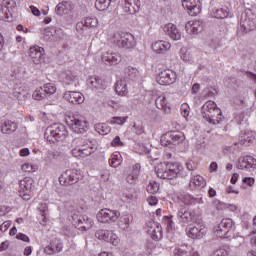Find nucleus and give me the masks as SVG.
<instances>
[{"instance_id":"nucleus-31","label":"nucleus","mask_w":256,"mask_h":256,"mask_svg":"<svg viewBox=\"0 0 256 256\" xmlns=\"http://www.w3.org/2000/svg\"><path fill=\"white\" fill-rule=\"evenodd\" d=\"M157 109L164 111L165 113H169L171 108L169 107V103L167 102V98L163 95L158 96L155 100Z\"/></svg>"},{"instance_id":"nucleus-45","label":"nucleus","mask_w":256,"mask_h":256,"mask_svg":"<svg viewBox=\"0 0 256 256\" xmlns=\"http://www.w3.org/2000/svg\"><path fill=\"white\" fill-rule=\"evenodd\" d=\"M32 97L35 101H43L47 97V94H45L43 87H40L33 92Z\"/></svg>"},{"instance_id":"nucleus-17","label":"nucleus","mask_w":256,"mask_h":256,"mask_svg":"<svg viewBox=\"0 0 256 256\" xmlns=\"http://www.w3.org/2000/svg\"><path fill=\"white\" fill-rule=\"evenodd\" d=\"M146 233L154 241H159V239L163 238V228H161V225L157 222L148 223Z\"/></svg>"},{"instance_id":"nucleus-15","label":"nucleus","mask_w":256,"mask_h":256,"mask_svg":"<svg viewBox=\"0 0 256 256\" xmlns=\"http://www.w3.org/2000/svg\"><path fill=\"white\" fill-rule=\"evenodd\" d=\"M214 113H221V108L217 107V103L215 101H207L201 108V115L203 119L208 120Z\"/></svg>"},{"instance_id":"nucleus-49","label":"nucleus","mask_w":256,"mask_h":256,"mask_svg":"<svg viewBox=\"0 0 256 256\" xmlns=\"http://www.w3.org/2000/svg\"><path fill=\"white\" fill-rule=\"evenodd\" d=\"M97 23H99V20H97L96 17H86L84 19V25L85 27H97Z\"/></svg>"},{"instance_id":"nucleus-28","label":"nucleus","mask_w":256,"mask_h":256,"mask_svg":"<svg viewBox=\"0 0 256 256\" xmlns=\"http://www.w3.org/2000/svg\"><path fill=\"white\" fill-rule=\"evenodd\" d=\"M0 131L5 135H11V133L17 131V124L9 120L4 121L0 125Z\"/></svg>"},{"instance_id":"nucleus-51","label":"nucleus","mask_w":256,"mask_h":256,"mask_svg":"<svg viewBox=\"0 0 256 256\" xmlns=\"http://www.w3.org/2000/svg\"><path fill=\"white\" fill-rule=\"evenodd\" d=\"M147 191L148 193H159V183H157L156 181H152L149 183L148 187H147Z\"/></svg>"},{"instance_id":"nucleus-63","label":"nucleus","mask_w":256,"mask_h":256,"mask_svg":"<svg viewBox=\"0 0 256 256\" xmlns=\"http://www.w3.org/2000/svg\"><path fill=\"white\" fill-rule=\"evenodd\" d=\"M121 223H124V225H126V228L129 227V225H131V216H122L121 217Z\"/></svg>"},{"instance_id":"nucleus-60","label":"nucleus","mask_w":256,"mask_h":256,"mask_svg":"<svg viewBox=\"0 0 256 256\" xmlns=\"http://www.w3.org/2000/svg\"><path fill=\"white\" fill-rule=\"evenodd\" d=\"M186 167H187L188 171H195V169H197V162L190 159L187 161Z\"/></svg>"},{"instance_id":"nucleus-27","label":"nucleus","mask_w":256,"mask_h":256,"mask_svg":"<svg viewBox=\"0 0 256 256\" xmlns=\"http://www.w3.org/2000/svg\"><path fill=\"white\" fill-rule=\"evenodd\" d=\"M151 47L154 53H166V51H169V49H171V44L169 42L159 40L152 43Z\"/></svg>"},{"instance_id":"nucleus-26","label":"nucleus","mask_w":256,"mask_h":256,"mask_svg":"<svg viewBox=\"0 0 256 256\" xmlns=\"http://www.w3.org/2000/svg\"><path fill=\"white\" fill-rule=\"evenodd\" d=\"M140 171H141V164L137 163L133 165L130 172L126 176L127 183H130V185H134V183H137V179H139Z\"/></svg>"},{"instance_id":"nucleus-14","label":"nucleus","mask_w":256,"mask_h":256,"mask_svg":"<svg viewBox=\"0 0 256 256\" xmlns=\"http://www.w3.org/2000/svg\"><path fill=\"white\" fill-rule=\"evenodd\" d=\"M74 225H77L80 231H89V229L93 228L94 222L88 216H72Z\"/></svg>"},{"instance_id":"nucleus-59","label":"nucleus","mask_w":256,"mask_h":256,"mask_svg":"<svg viewBox=\"0 0 256 256\" xmlns=\"http://www.w3.org/2000/svg\"><path fill=\"white\" fill-rule=\"evenodd\" d=\"M47 209H48V206H47L46 203H41L40 204L39 211H40V213H42L41 216L43 218L44 223L47 221V218L45 217V215L47 213Z\"/></svg>"},{"instance_id":"nucleus-2","label":"nucleus","mask_w":256,"mask_h":256,"mask_svg":"<svg viewBox=\"0 0 256 256\" xmlns=\"http://www.w3.org/2000/svg\"><path fill=\"white\" fill-rule=\"evenodd\" d=\"M154 170L159 179H175L183 171V166L179 162H162Z\"/></svg>"},{"instance_id":"nucleus-50","label":"nucleus","mask_w":256,"mask_h":256,"mask_svg":"<svg viewBox=\"0 0 256 256\" xmlns=\"http://www.w3.org/2000/svg\"><path fill=\"white\" fill-rule=\"evenodd\" d=\"M74 141L76 143H80V145L72 150V155H73V157H76L77 159H79V158L82 157V148H81L82 140L81 139H75Z\"/></svg>"},{"instance_id":"nucleus-11","label":"nucleus","mask_w":256,"mask_h":256,"mask_svg":"<svg viewBox=\"0 0 256 256\" xmlns=\"http://www.w3.org/2000/svg\"><path fill=\"white\" fill-rule=\"evenodd\" d=\"M177 80V74L173 70H163L156 77V81L159 85H173Z\"/></svg>"},{"instance_id":"nucleus-35","label":"nucleus","mask_w":256,"mask_h":256,"mask_svg":"<svg viewBox=\"0 0 256 256\" xmlns=\"http://www.w3.org/2000/svg\"><path fill=\"white\" fill-rule=\"evenodd\" d=\"M63 251V243L57 242L55 244H50L45 247L44 253L47 255H53L54 253H61Z\"/></svg>"},{"instance_id":"nucleus-20","label":"nucleus","mask_w":256,"mask_h":256,"mask_svg":"<svg viewBox=\"0 0 256 256\" xmlns=\"http://www.w3.org/2000/svg\"><path fill=\"white\" fill-rule=\"evenodd\" d=\"M206 233L207 227H205V225L196 224L189 229L188 237H190V239H203Z\"/></svg>"},{"instance_id":"nucleus-54","label":"nucleus","mask_w":256,"mask_h":256,"mask_svg":"<svg viewBox=\"0 0 256 256\" xmlns=\"http://www.w3.org/2000/svg\"><path fill=\"white\" fill-rule=\"evenodd\" d=\"M227 255H229V251L225 246L220 247L213 252V256H227Z\"/></svg>"},{"instance_id":"nucleus-10","label":"nucleus","mask_w":256,"mask_h":256,"mask_svg":"<svg viewBox=\"0 0 256 256\" xmlns=\"http://www.w3.org/2000/svg\"><path fill=\"white\" fill-rule=\"evenodd\" d=\"M95 238L100 241H106V243H111V245H119V237L117 234L113 233V230H97L95 233Z\"/></svg>"},{"instance_id":"nucleus-19","label":"nucleus","mask_w":256,"mask_h":256,"mask_svg":"<svg viewBox=\"0 0 256 256\" xmlns=\"http://www.w3.org/2000/svg\"><path fill=\"white\" fill-rule=\"evenodd\" d=\"M102 62L105 65H119L121 61V54L113 51H106L101 56Z\"/></svg>"},{"instance_id":"nucleus-47","label":"nucleus","mask_w":256,"mask_h":256,"mask_svg":"<svg viewBox=\"0 0 256 256\" xmlns=\"http://www.w3.org/2000/svg\"><path fill=\"white\" fill-rule=\"evenodd\" d=\"M95 7L98 11H105V9H109V0H96Z\"/></svg>"},{"instance_id":"nucleus-36","label":"nucleus","mask_w":256,"mask_h":256,"mask_svg":"<svg viewBox=\"0 0 256 256\" xmlns=\"http://www.w3.org/2000/svg\"><path fill=\"white\" fill-rule=\"evenodd\" d=\"M207 185V182L205 181V178H203V176L201 175H196L193 178H191L190 180V184L189 186L192 189H195V187H205Z\"/></svg>"},{"instance_id":"nucleus-23","label":"nucleus","mask_w":256,"mask_h":256,"mask_svg":"<svg viewBox=\"0 0 256 256\" xmlns=\"http://www.w3.org/2000/svg\"><path fill=\"white\" fill-rule=\"evenodd\" d=\"M164 32L168 35L169 38L173 41H179L181 39V30L177 28V25L173 23H168L164 26Z\"/></svg>"},{"instance_id":"nucleus-7","label":"nucleus","mask_w":256,"mask_h":256,"mask_svg":"<svg viewBox=\"0 0 256 256\" xmlns=\"http://www.w3.org/2000/svg\"><path fill=\"white\" fill-rule=\"evenodd\" d=\"M161 144L164 147L168 145H179L182 141H185V136L181 132L170 131L166 132L160 139Z\"/></svg>"},{"instance_id":"nucleus-8","label":"nucleus","mask_w":256,"mask_h":256,"mask_svg":"<svg viewBox=\"0 0 256 256\" xmlns=\"http://www.w3.org/2000/svg\"><path fill=\"white\" fill-rule=\"evenodd\" d=\"M231 229H233V220L226 218L222 219V221L215 226L214 233L216 237H220V239H227Z\"/></svg>"},{"instance_id":"nucleus-5","label":"nucleus","mask_w":256,"mask_h":256,"mask_svg":"<svg viewBox=\"0 0 256 256\" xmlns=\"http://www.w3.org/2000/svg\"><path fill=\"white\" fill-rule=\"evenodd\" d=\"M81 175L75 169H69L61 173L59 176V183L63 187H69L71 185H75V183H79Z\"/></svg>"},{"instance_id":"nucleus-30","label":"nucleus","mask_w":256,"mask_h":256,"mask_svg":"<svg viewBox=\"0 0 256 256\" xmlns=\"http://www.w3.org/2000/svg\"><path fill=\"white\" fill-rule=\"evenodd\" d=\"M186 10L191 17H197V15L201 13V1L192 0L191 4H189V7H187Z\"/></svg>"},{"instance_id":"nucleus-24","label":"nucleus","mask_w":256,"mask_h":256,"mask_svg":"<svg viewBox=\"0 0 256 256\" xmlns=\"http://www.w3.org/2000/svg\"><path fill=\"white\" fill-rule=\"evenodd\" d=\"M185 30L188 35H197L203 31V22L200 20L189 21L185 25Z\"/></svg>"},{"instance_id":"nucleus-22","label":"nucleus","mask_w":256,"mask_h":256,"mask_svg":"<svg viewBox=\"0 0 256 256\" xmlns=\"http://www.w3.org/2000/svg\"><path fill=\"white\" fill-rule=\"evenodd\" d=\"M43 55H45V49H43V47L37 45L30 47L29 56L35 65H39V63H41Z\"/></svg>"},{"instance_id":"nucleus-52","label":"nucleus","mask_w":256,"mask_h":256,"mask_svg":"<svg viewBox=\"0 0 256 256\" xmlns=\"http://www.w3.org/2000/svg\"><path fill=\"white\" fill-rule=\"evenodd\" d=\"M22 171H24V173H34V171H37V166L25 163L22 165Z\"/></svg>"},{"instance_id":"nucleus-6","label":"nucleus","mask_w":256,"mask_h":256,"mask_svg":"<svg viewBox=\"0 0 256 256\" xmlns=\"http://www.w3.org/2000/svg\"><path fill=\"white\" fill-rule=\"evenodd\" d=\"M121 217V213L117 210H111L108 208L101 209L96 214V219L99 223H115Z\"/></svg>"},{"instance_id":"nucleus-4","label":"nucleus","mask_w":256,"mask_h":256,"mask_svg":"<svg viewBox=\"0 0 256 256\" xmlns=\"http://www.w3.org/2000/svg\"><path fill=\"white\" fill-rule=\"evenodd\" d=\"M67 123L74 133H87L89 129V122L79 115L70 116Z\"/></svg>"},{"instance_id":"nucleus-58","label":"nucleus","mask_w":256,"mask_h":256,"mask_svg":"<svg viewBox=\"0 0 256 256\" xmlns=\"http://www.w3.org/2000/svg\"><path fill=\"white\" fill-rule=\"evenodd\" d=\"M180 57L183 61H191V53L188 52L185 48L180 50Z\"/></svg>"},{"instance_id":"nucleus-46","label":"nucleus","mask_w":256,"mask_h":256,"mask_svg":"<svg viewBox=\"0 0 256 256\" xmlns=\"http://www.w3.org/2000/svg\"><path fill=\"white\" fill-rule=\"evenodd\" d=\"M120 157H121V154L117 152L115 154H112L111 159L109 160L110 167H114V169L119 167L121 165Z\"/></svg>"},{"instance_id":"nucleus-13","label":"nucleus","mask_w":256,"mask_h":256,"mask_svg":"<svg viewBox=\"0 0 256 256\" xmlns=\"http://www.w3.org/2000/svg\"><path fill=\"white\" fill-rule=\"evenodd\" d=\"M64 35L63 29L57 27H48L43 31V39L47 42L63 39Z\"/></svg>"},{"instance_id":"nucleus-43","label":"nucleus","mask_w":256,"mask_h":256,"mask_svg":"<svg viewBox=\"0 0 256 256\" xmlns=\"http://www.w3.org/2000/svg\"><path fill=\"white\" fill-rule=\"evenodd\" d=\"M206 121L210 125H219V123H221V121H223V112L218 113V114H216V113L212 114V116L209 117Z\"/></svg>"},{"instance_id":"nucleus-40","label":"nucleus","mask_w":256,"mask_h":256,"mask_svg":"<svg viewBox=\"0 0 256 256\" xmlns=\"http://www.w3.org/2000/svg\"><path fill=\"white\" fill-rule=\"evenodd\" d=\"M81 148L82 158L89 157V155H93V153H95V148L91 142H87L86 144H82L81 142Z\"/></svg>"},{"instance_id":"nucleus-41","label":"nucleus","mask_w":256,"mask_h":256,"mask_svg":"<svg viewBox=\"0 0 256 256\" xmlns=\"http://www.w3.org/2000/svg\"><path fill=\"white\" fill-rule=\"evenodd\" d=\"M182 201L184 205H197L199 203H202V198H195L189 194H185L182 196Z\"/></svg>"},{"instance_id":"nucleus-29","label":"nucleus","mask_w":256,"mask_h":256,"mask_svg":"<svg viewBox=\"0 0 256 256\" xmlns=\"http://www.w3.org/2000/svg\"><path fill=\"white\" fill-rule=\"evenodd\" d=\"M240 145H244L245 147L249 146L250 143L255 141V135L251 131L241 132L239 136Z\"/></svg>"},{"instance_id":"nucleus-38","label":"nucleus","mask_w":256,"mask_h":256,"mask_svg":"<svg viewBox=\"0 0 256 256\" xmlns=\"http://www.w3.org/2000/svg\"><path fill=\"white\" fill-rule=\"evenodd\" d=\"M211 14L215 19H225L229 16V11L225 8H212Z\"/></svg>"},{"instance_id":"nucleus-3","label":"nucleus","mask_w":256,"mask_h":256,"mask_svg":"<svg viewBox=\"0 0 256 256\" xmlns=\"http://www.w3.org/2000/svg\"><path fill=\"white\" fill-rule=\"evenodd\" d=\"M44 137L49 143L65 141V138L67 137V129H65L63 124H52L46 128Z\"/></svg>"},{"instance_id":"nucleus-33","label":"nucleus","mask_w":256,"mask_h":256,"mask_svg":"<svg viewBox=\"0 0 256 256\" xmlns=\"http://www.w3.org/2000/svg\"><path fill=\"white\" fill-rule=\"evenodd\" d=\"M115 91L120 97H125L129 93L127 90V81L125 79L118 80L115 84Z\"/></svg>"},{"instance_id":"nucleus-25","label":"nucleus","mask_w":256,"mask_h":256,"mask_svg":"<svg viewBox=\"0 0 256 256\" xmlns=\"http://www.w3.org/2000/svg\"><path fill=\"white\" fill-rule=\"evenodd\" d=\"M238 169L247 170L252 169L255 171L256 169V159L253 156L242 157L238 161Z\"/></svg>"},{"instance_id":"nucleus-55","label":"nucleus","mask_w":256,"mask_h":256,"mask_svg":"<svg viewBox=\"0 0 256 256\" xmlns=\"http://www.w3.org/2000/svg\"><path fill=\"white\" fill-rule=\"evenodd\" d=\"M137 73H139V71H137L136 68H133L131 66H128L126 68V75L130 78V79H135V77H137Z\"/></svg>"},{"instance_id":"nucleus-53","label":"nucleus","mask_w":256,"mask_h":256,"mask_svg":"<svg viewBox=\"0 0 256 256\" xmlns=\"http://www.w3.org/2000/svg\"><path fill=\"white\" fill-rule=\"evenodd\" d=\"M9 8L7 6H0V19L5 21V19H9Z\"/></svg>"},{"instance_id":"nucleus-1","label":"nucleus","mask_w":256,"mask_h":256,"mask_svg":"<svg viewBox=\"0 0 256 256\" xmlns=\"http://www.w3.org/2000/svg\"><path fill=\"white\" fill-rule=\"evenodd\" d=\"M107 35L108 41L119 49L131 51V49H135V47H137L135 36H133L131 33L108 31Z\"/></svg>"},{"instance_id":"nucleus-64","label":"nucleus","mask_w":256,"mask_h":256,"mask_svg":"<svg viewBox=\"0 0 256 256\" xmlns=\"http://www.w3.org/2000/svg\"><path fill=\"white\" fill-rule=\"evenodd\" d=\"M11 227V221H5L2 225H0V231L5 232Z\"/></svg>"},{"instance_id":"nucleus-9","label":"nucleus","mask_w":256,"mask_h":256,"mask_svg":"<svg viewBox=\"0 0 256 256\" xmlns=\"http://www.w3.org/2000/svg\"><path fill=\"white\" fill-rule=\"evenodd\" d=\"M20 197L24 201H29L33 197V179L31 177H25L20 180Z\"/></svg>"},{"instance_id":"nucleus-48","label":"nucleus","mask_w":256,"mask_h":256,"mask_svg":"<svg viewBox=\"0 0 256 256\" xmlns=\"http://www.w3.org/2000/svg\"><path fill=\"white\" fill-rule=\"evenodd\" d=\"M128 119H129L128 116H125V117H113L112 120H110V125H125V123H127Z\"/></svg>"},{"instance_id":"nucleus-39","label":"nucleus","mask_w":256,"mask_h":256,"mask_svg":"<svg viewBox=\"0 0 256 256\" xmlns=\"http://www.w3.org/2000/svg\"><path fill=\"white\" fill-rule=\"evenodd\" d=\"M193 251V246L182 245L174 250L175 256H188Z\"/></svg>"},{"instance_id":"nucleus-16","label":"nucleus","mask_w":256,"mask_h":256,"mask_svg":"<svg viewBox=\"0 0 256 256\" xmlns=\"http://www.w3.org/2000/svg\"><path fill=\"white\" fill-rule=\"evenodd\" d=\"M177 219L181 225H189L195 220V212L185 207L180 208L177 212Z\"/></svg>"},{"instance_id":"nucleus-32","label":"nucleus","mask_w":256,"mask_h":256,"mask_svg":"<svg viewBox=\"0 0 256 256\" xmlns=\"http://www.w3.org/2000/svg\"><path fill=\"white\" fill-rule=\"evenodd\" d=\"M87 83L92 89H105V84L99 76H90Z\"/></svg>"},{"instance_id":"nucleus-44","label":"nucleus","mask_w":256,"mask_h":256,"mask_svg":"<svg viewBox=\"0 0 256 256\" xmlns=\"http://www.w3.org/2000/svg\"><path fill=\"white\" fill-rule=\"evenodd\" d=\"M42 89L46 95H55L57 93V86L53 83L44 84Z\"/></svg>"},{"instance_id":"nucleus-42","label":"nucleus","mask_w":256,"mask_h":256,"mask_svg":"<svg viewBox=\"0 0 256 256\" xmlns=\"http://www.w3.org/2000/svg\"><path fill=\"white\" fill-rule=\"evenodd\" d=\"M94 129L99 135H108V133H111V127L105 123L95 124Z\"/></svg>"},{"instance_id":"nucleus-57","label":"nucleus","mask_w":256,"mask_h":256,"mask_svg":"<svg viewBox=\"0 0 256 256\" xmlns=\"http://www.w3.org/2000/svg\"><path fill=\"white\" fill-rule=\"evenodd\" d=\"M189 113H191V108L189 104H182L181 105V114L182 116L187 119L189 117Z\"/></svg>"},{"instance_id":"nucleus-56","label":"nucleus","mask_w":256,"mask_h":256,"mask_svg":"<svg viewBox=\"0 0 256 256\" xmlns=\"http://www.w3.org/2000/svg\"><path fill=\"white\" fill-rule=\"evenodd\" d=\"M133 129L136 135H143V133H145V127L143 126V123L134 124Z\"/></svg>"},{"instance_id":"nucleus-37","label":"nucleus","mask_w":256,"mask_h":256,"mask_svg":"<svg viewBox=\"0 0 256 256\" xmlns=\"http://www.w3.org/2000/svg\"><path fill=\"white\" fill-rule=\"evenodd\" d=\"M71 10V3L69 2H61L56 6V13L57 15H67Z\"/></svg>"},{"instance_id":"nucleus-61","label":"nucleus","mask_w":256,"mask_h":256,"mask_svg":"<svg viewBox=\"0 0 256 256\" xmlns=\"http://www.w3.org/2000/svg\"><path fill=\"white\" fill-rule=\"evenodd\" d=\"M66 80L68 81L69 85L70 83L77 81V76L73 72H68L66 73Z\"/></svg>"},{"instance_id":"nucleus-18","label":"nucleus","mask_w":256,"mask_h":256,"mask_svg":"<svg viewBox=\"0 0 256 256\" xmlns=\"http://www.w3.org/2000/svg\"><path fill=\"white\" fill-rule=\"evenodd\" d=\"M63 98L73 105H81V103H85V95L77 91H66Z\"/></svg>"},{"instance_id":"nucleus-21","label":"nucleus","mask_w":256,"mask_h":256,"mask_svg":"<svg viewBox=\"0 0 256 256\" xmlns=\"http://www.w3.org/2000/svg\"><path fill=\"white\" fill-rule=\"evenodd\" d=\"M123 9L125 13L135 15L141 9V0H124Z\"/></svg>"},{"instance_id":"nucleus-62","label":"nucleus","mask_w":256,"mask_h":256,"mask_svg":"<svg viewBox=\"0 0 256 256\" xmlns=\"http://www.w3.org/2000/svg\"><path fill=\"white\" fill-rule=\"evenodd\" d=\"M109 177H111V172L109 170H103L100 173V178L102 181H109Z\"/></svg>"},{"instance_id":"nucleus-12","label":"nucleus","mask_w":256,"mask_h":256,"mask_svg":"<svg viewBox=\"0 0 256 256\" xmlns=\"http://www.w3.org/2000/svg\"><path fill=\"white\" fill-rule=\"evenodd\" d=\"M256 28V18L249 16L247 13H243L240 19V31L244 33H250V31Z\"/></svg>"},{"instance_id":"nucleus-34","label":"nucleus","mask_w":256,"mask_h":256,"mask_svg":"<svg viewBox=\"0 0 256 256\" xmlns=\"http://www.w3.org/2000/svg\"><path fill=\"white\" fill-rule=\"evenodd\" d=\"M12 93L16 97V99H19V101H25V99H27V97L29 96V93L25 91V87L19 86L17 84L15 85Z\"/></svg>"}]
</instances>
